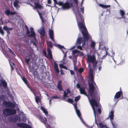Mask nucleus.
Listing matches in <instances>:
<instances>
[{"instance_id":"obj_10","label":"nucleus","mask_w":128,"mask_h":128,"mask_svg":"<svg viewBox=\"0 0 128 128\" xmlns=\"http://www.w3.org/2000/svg\"><path fill=\"white\" fill-rule=\"evenodd\" d=\"M17 126L22 128H32L31 126L27 124L22 123H18L17 124Z\"/></svg>"},{"instance_id":"obj_61","label":"nucleus","mask_w":128,"mask_h":128,"mask_svg":"<svg viewBox=\"0 0 128 128\" xmlns=\"http://www.w3.org/2000/svg\"><path fill=\"white\" fill-rule=\"evenodd\" d=\"M16 14V13L15 12H10V14L13 15H14Z\"/></svg>"},{"instance_id":"obj_49","label":"nucleus","mask_w":128,"mask_h":128,"mask_svg":"<svg viewBox=\"0 0 128 128\" xmlns=\"http://www.w3.org/2000/svg\"><path fill=\"white\" fill-rule=\"evenodd\" d=\"M26 27L27 29L26 30V33L27 34H29L30 33V31L28 30V28L27 27V26H26Z\"/></svg>"},{"instance_id":"obj_1","label":"nucleus","mask_w":128,"mask_h":128,"mask_svg":"<svg viewBox=\"0 0 128 128\" xmlns=\"http://www.w3.org/2000/svg\"><path fill=\"white\" fill-rule=\"evenodd\" d=\"M92 95V97L90 96L92 98L90 100V102L93 110L94 115L95 116L96 111L94 107L95 106L96 107H98V105L97 102L95 100V99L97 100L99 99V100H100V97L98 96L99 95L98 94V92L97 91H94Z\"/></svg>"},{"instance_id":"obj_42","label":"nucleus","mask_w":128,"mask_h":128,"mask_svg":"<svg viewBox=\"0 0 128 128\" xmlns=\"http://www.w3.org/2000/svg\"><path fill=\"white\" fill-rule=\"evenodd\" d=\"M79 51L77 50H74L72 51V54H76L78 53Z\"/></svg>"},{"instance_id":"obj_29","label":"nucleus","mask_w":128,"mask_h":128,"mask_svg":"<svg viewBox=\"0 0 128 128\" xmlns=\"http://www.w3.org/2000/svg\"><path fill=\"white\" fill-rule=\"evenodd\" d=\"M18 2L17 1H14V6L16 8H19L20 7V5L18 4Z\"/></svg>"},{"instance_id":"obj_5","label":"nucleus","mask_w":128,"mask_h":128,"mask_svg":"<svg viewBox=\"0 0 128 128\" xmlns=\"http://www.w3.org/2000/svg\"><path fill=\"white\" fill-rule=\"evenodd\" d=\"M121 96L122 97L120 99H122L123 98V94L122 91H120L116 92L114 96V101L116 102H117L118 101V98H119Z\"/></svg>"},{"instance_id":"obj_35","label":"nucleus","mask_w":128,"mask_h":128,"mask_svg":"<svg viewBox=\"0 0 128 128\" xmlns=\"http://www.w3.org/2000/svg\"><path fill=\"white\" fill-rule=\"evenodd\" d=\"M31 33L29 35V36L30 37H33L34 38L36 34L34 32H31Z\"/></svg>"},{"instance_id":"obj_30","label":"nucleus","mask_w":128,"mask_h":128,"mask_svg":"<svg viewBox=\"0 0 128 128\" xmlns=\"http://www.w3.org/2000/svg\"><path fill=\"white\" fill-rule=\"evenodd\" d=\"M34 4L36 5L35 8L39 9H41L42 8V6L38 3H35Z\"/></svg>"},{"instance_id":"obj_34","label":"nucleus","mask_w":128,"mask_h":128,"mask_svg":"<svg viewBox=\"0 0 128 128\" xmlns=\"http://www.w3.org/2000/svg\"><path fill=\"white\" fill-rule=\"evenodd\" d=\"M37 12H38V13L39 15V16H40V19L42 20V22H43L44 19H43V18L42 16V14L41 13H40L38 10H37Z\"/></svg>"},{"instance_id":"obj_8","label":"nucleus","mask_w":128,"mask_h":128,"mask_svg":"<svg viewBox=\"0 0 128 128\" xmlns=\"http://www.w3.org/2000/svg\"><path fill=\"white\" fill-rule=\"evenodd\" d=\"M81 31L84 38L83 40L88 41L89 39L90 36L89 34L87 29L85 30H82Z\"/></svg>"},{"instance_id":"obj_63","label":"nucleus","mask_w":128,"mask_h":128,"mask_svg":"<svg viewBox=\"0 0 128 128\" xmlns=\"http://www.w3.org/2000/svg\"><path fill=\"white\" fill-rule=\"evenodd\" d=\"M70 72L71 75H73L74 74V71L73 70H70Z\"/></svg>"},{"instance_id":"obj_62","label":"nucleus","mask_w":128,"mask_h":128,"mask_svg":"<svg viewBox=\"0 0 128 128\" xmlns=\"http://www.w3.org/2000/svg\"><path fill=\"white\" fill-rule=\"evenodd\" d=\"M30 30L31 31V32H34V28L32 27H31L30 28Z\"/></svg>"},{"instance_id":"obj_38","label":"nucleus","mask_w":128,"mask_h":128,"mask_svg":"<svg viewBox=\"0 0 128 128\" xmlns=\"http://www.w3.org/2000/svg\"><path fill=\"white\" fill-rule=\"evenodd\" d=\"M47 45L48 46L50 47L51 48H52V43L51 42H48Z\"/></svg>"},{"instance_id":"obj_51","label":"nucleus","mask_w":128,"mask_h":128,"mask_svg":"<svg viewBox=\"0 0 128 128\" xmlns=\"http://www.w3.org/2000/svg\"><path fill=\"white\" fill-rule=\"evenodd\" d=\"M82 42H83V43L82 44V47H83L84 46H85L86 45V40H83Z\"/></svg>"},{"instance_id":"obj_11","label":"nucleus","mask_w":128,"mask_h":128,"mask_svg":"<svg viewBox=\"0 0 128 128\" xmlns=\"http://www.w3.org/2000/svg\"><path fill=\"white\" fill-rule=\"evenodd\" d=\"M49 34L50 38L54 42V31L52 30L49 29Z\"/></svg>"},{"instance_id":"obj_60","label":"nucleus","mask_w":128,"mask_h":128,"mask_svg":"<svg viewBox=\"0 0 128 128\" xmlns=\"http://www.w3.org/2000/svg\"><path fill=\"white\" fill-rule=\"evenodd\" d=\"M58 97L56 96H52V99H58Z\"/></svg>"},{"instance_id":"obj_26","label":"nucleus","mask_w":128,"mask_h":128,"mask_svg":"<svg viewBox=\"0 0 128 128\" xmlns=\"http://www.w3.org/2000/svg\"><path fill=\"white\" fill-rule=\"evenodd\" d=\"M40 109L46 115H47L48 114V111L43 107L42 106H41Z\"/></svg>"},{"instance_id":"obj_27","label":"nucleus","mask_w":128,"mask_h":128,"mask_svg":"<svg viewBox=\"0 0 128 128\" xmlns=\"http://www.w3.org/2000/svg\"><path fill=\"white\" fill-rule=\"evenodd\" d=\"M48 119L49 122V123L51 124L53 123L54 121L53 118L51 116H50L48 118Z\"/></svg>"},{"instance_id":"obj_43","label":"nucleus","mask_w":128,"mask_h":128,"mask_svg":"<svg viewBox=\"0 0 128 128\" xmlns=\"http://www.w3.org/2000/svg\"><path fill=\"white\" fill-rule=\"evenodd\" d=\"M95 45V43L94 42L92 41L91 44V47L92 48H94Z\"/></svg>"},{"instance_id":"obj_13","label":"nucleus","mask_w":128,"mask_h":128,"mask_svg":"<svg viewBox=\"0 0 128 128\" xmlns=\"http://www.w3.org/2000/svg\"><path fill=\"white\" fill-rule=\"evenodd\" d=\"M79 90L81 94H84L87 96H88L87 93L85 91V88L84 87H81V88L79 89Z\"/></svg>"},{"instance_id":"obj_57","label":"nucleus","mask_w":128,"mask_h":128,"mask_svg":"<svg viewBox=\"0 0 128 128\" xmlns=\"http://www.w3.org/2000/svg\"><path fill=\"white\" fill-rule=\"evenodd\" d=\"M98 112L99 114H101L102 113L101 109L100 108H98Z\"/></svg>"},{"instance_id":"obj_45","label":"nucleus","mask_w":128,"mask_h":128,"mask_svg":"<svg viewBox=\"0 0 128 128\" xmlns=\"http://www.w3.org/2000/svg\"><path fill=\"white\" fill-rule=\"evenodd\" d=\"M99 125L101 128H103L105 126L102 123H100L99 124Z\"/></svg>"},{"instance_id":"obj_53","label":"nucleus","mask_w":128,"mask_h":128,"mask_svg":"<svg viewBox=\"0 0 128 128\" xmlns=\"http://www.w3.org/2000/svg\"><path fill=\"white\" fill-rule=\"evenodd\" d=\"M72 104L74 105V108L76 110L78 109L77 106V102L74 104Z\"/></svg>"},{"instance_id":"obj_39","label":"nucleus","mask_w":128,"mask_h":128,"mask_svg":"<svg viewBox=\"0 0 128 128\" xmlns=\"http://www.w3.org/2000/svg\"><path fill=\"white\" fill-rule=\"evenodd\" d=\"M80 96H78L75 97L74 98L75 101L76 102H77L80 99Z\"/></svg>"},{"instance_id":"obj_40","label":"nucleus","mask_w":128,"mask_h":128,"mask_svg":"<svg viewBox=\"0 0 128 128\" xmlns=\"http://www.w3.org/2000/svg\"><path fill=\"white\" fill-rule=\"evenodd\" d=\"M30 60V58H28L25 59V60L26 63L27 64H29V62Z\"/></svg>"},{"instance_id":"obj_48","label":"nucleus","mask_w":128,"mask_h":128,"mask_svg":"<svg viewBox=\"0 0 128 128\" xmlns=\"http://www.w3.org/2000/svg\"><path fill=\"white\" fill-rule=\"evenodd\" d=\"M4 98V96L3 95H0V101L3 100Z\"/></svg>"},{"instance_id":"obj_24","label":"nucleus","mask_w":128,"mask_h":128,"mask_svg":"<svg viewBox=\"0 0 128 128\" xmlns=\"http://www.w3.org/2000/svg\"><path fill=\"white\" fill-rule=\"evenodd\" d=\"M18 118V117L17 116H13L10 119L12 122H16V121L17 119Z\"/></svg>"},{"instance_id":"obj_22","label":"nucleus","mask_w":128,"mask_h":128,"mask_svg":"<svg viewBox=\"0 0 128 128\" xmlns=\"http://www.w3.org/2000/svg\"><path fill=\"white\" fill-rule=\"evenodd\" d=\"M83 40L82 37H78L77 39L76 42L78 44H81Z\"/></svg>"},{"instance_id":"obj_64","label":"nucleus","mask_w":128,"mask_h":128,"mask_svg":"<svg viewBox=\"0 0 128 128\" xmlns=\"http://www.w3.org/2000/svg\"><path fill=\"white\" fill-rule=\"evenodd\" d=\"M43 54H44V55L46 56V51H44L43 52Z\"/></svg>"},{"instance_id":"obj_7","label":"nucleus","mask_w":128,"mask_h":128,"mask_svg":"<svg viewBox=\"0 0 128 128\" xmlns=\"http://www.w3.org/2000/svg\"><path fill=\"white\" fill-rule=\"evenodd\" d=\"M3 106L7 108H14L15 107V104L11 102L4 101L3 102Z\"/></svg>"},{"instance_id":"obj_32","label":"nucleus","mask_w":128,"mask_h":128,"mask_svg":"<svg viewBox=\"0 0 128 128\" xmlns=\"http://www.w3.org/2000/svg\"><path fill=\"white\" fill-rule=\"evenodd\" d=\"M2 84L3 86L4 87H6L7 85V84L5 80H2L1 81Z\"/></svg>"},{"instance_id":"obj_31","label":"nucleus","mask_w":128,"mask_h":128,"mask_svg":"<svg viewBox=\"0 0 128 128\" xmlns=\"http://www.w3.org/2000/svg\"><path fill=\"white\" fill-rule=\"evenodd\" d=\"M10 10H6L5 11L4 13L7 16H9L10 15Z\"/></svg>"},{"instance_id":"obj_20","label":"nucleus","mask_w":128,"mask_h":128,"mask_svg":"<svg viewBox=\"0 0 128 128\" xmlns=\"http://www.w3.org/2000/svg\"><path fill=\"white\" fill-rule=\"evenodd\" d=\"M109 117L110 120V121L114 119V112L113 111H111L109 115Z\"/></svg>"},{"instance_id":"obj_16","label":"nucleus","mask_w":128,"mask_h":128,"mask_svg":"<svg viewBox=\"0 0 128 128\" xmlns=\"http://www.w3.org/2000/svg\"><path fill=\"white\" fill-rule=\"evenodd\" d=\"M34 94L35 96V100L37 104L39 102H41V99L39 96H36L35 94L34 93Z\"/></svg>"},{"instance_id":"obj_56","label":"nucleus","mask_w":128,"mask_h":128,"mask_svg":"<svg viewBox=\"0 0 128 128\" xmlns=\"http://www.w3.org/2000/svg\"><path fill=\"white\" fill-rule=\"evenodd\" d=\"M77 48L80 50H82V47L80 45H78L77 47Z\"/></svg>"},{"instance_id":"obj_58","label":"nucleus","mask_w":128,"mask_h":128,"mask_svg":"<svg viewBox=\"0 0 128 128\" xmlns=\"http://www.w3.org/2000/svg\"><path fill=\"white\" fill-rule=\"evenodd\" d=\"M66 91L68 94H70L71 93V92L69 88H68L66 90Z\"/></svg>"},{"instance_id":"obj_12","label":"nucleus","mask_w":128,"mask_h":128,"mask_svg":"<svg viewBox=\"0 0 128 128\" xmlns=\"http://www.w3.org/2000/svg\"><path fill=\"white\" fill-rule=\"evenodd\" d=\"M39 119L43 123L45 124H47L46 122V119L45 117L40 116H39Z\"/></svg>"},{"instance_id":"obj_3","label":"nucleus","mask_w":128,"mask_h":128,"mask_svg":"<svg viewBox=\"0 0 128 128\" xmlns=\"http://www.w3.org/2000/svg\"><path fill=\"white\" fill-rule=\"evenodd\" d=\"M78 14L81 22L79 21V19L78 18L76 15V17L79 28L81 30V31L86 30L87 28L85 26L84 22V19L82 15L79 13Z\"/></svg>"},{"instance_id":"obj_18","label":"nucleus","mask_w":128,"mask_h":128,"mask_svg":"<svg viewBox=\"0 0 128 128\" xmlns=\"http://www.w3.org/2000/svg\"><path fill=\"white\" fill-rule=\"evenodd\" d=\"M57 46L60 49L62 50V48H63L64 50L65 51V52L63 50H62V51L64 53H66L67 51L66 50V49L64 48V46H61L59 44H57Z\"/></svg>"},{"instance_id":"obj_28","label":"nucleus","mask_w":128,"mask_h":128,"mask_svg":"<svg viewBox=\"0 0 128 128\" xmlns=\"http://www.w3.org/2000/svg\"><path fill=\"white\" fill-rule=\"evenodd\" d=\"M92 64L93 69L94 70L96 68L98 62L96 61L95 62H92Z\"/></svg>"},{"instance_id":"obj_9","label":"nucleus","mask_w":128,"mask_h":128,"mask_svg":"<svg viewBox=\"0 0 128 128\" xmlns=\"http://www.w3.org/2000/svg\"><path fill=\"white\" fill-rule=\"evenodd\" d=\"M87 60L88 63H92L96 61V59L95 56L88 54L87 55Z\"/></svg>"},{"instance_id":"obj_25","label":"nucleus","mask_w":128,"mask_h":128,"mask_svg":"<svg viewBox=\"0 0 128 128\" xmlns=\"http://www.w3.org/2000/svg\"><path fill=\"white\" fill-rule=\"evenodd\" d=\"M125 12L123 10H120V14L122 18H125Z\"/></svg>"},{"instance_id":"obj_21","label":"nucleus","mask_w":128,"mask_h":128,"mask_svg":"<svg viewBox=\"0 0 128 128\" xmlns=\"http://www.w3.org/2000/svg\"><path fill=\"white\" fill-rule=\"evenodd\" d=\"M20 77L22 78V80L24 82V83L26 84L27 86L29 88H30V87L28 86V81L26 78L22 75H21L20 76Z\"/></svg>"},{"instance_id":"obj_41","label":"nucleus","mask_w":128,"mask_h":128,"mask_svg":"<svg viewBox=\"0 0 128 128\" xmlns=\"http://www.w3.org/2000/svg\"><path fill=\"white\" fill-rule=\"evenodd\" d=\"M54 2L55 4H58L59 6H60V5H61V4H62L61 1H60L58 2L56 0L54 1Z\"/></svg>"},{"instance_id":"obj_33","label":"nucleus","mask_w":128,"mask_h":128,"mask_svg":"<svg viewBox=\"0 0 128 128\" xmlns=\"http://www.w3.org/2000/svg\"><path fill=\"white\" fill-rule=\"evenodd\" d=\"M76 110L78 116L81 118V114L79 110L78 109H77Z\"/></svg>"},{"instance_id":"obj_2","label":"nucleus","mask_w":128,"mask_h":128,"mask_svg":"<svg viewBox=\"0 0 128 128\" xmlns=\"http://www.w3.org/2000/svg\"><path fill=\"white\" fill-rule=\"evenodd\" d=\"M91 83L88 84L89 90L88 91V93L90 96H92L94 91L98 90V89L94 81V78L92 76L91 77Z\"/></svg>"},{"instance_id":"obj_19","label":"nucleus","mask_w":128,"mask_h":128,"mask_svg":"<svg viewBox=\"0 0 128 128\" xmlns=\"http://www.w3.org/2000/svg\"><path fill=\"white\" fill-rule=\"evenodd\" d=\"M54 68L55 71L57 73L59 72V71L58 70V68L57 64L56 62H54Z\"/></svg>"},{"instance_id":"obj_54","label":"nucleus","mask_w":128,"mask_h":128,"mask_svg":"<svg viewBox=\"0 0 128 128\" xmlns=\"http://www.w3.org/2000/svg\"><path fill=\"white\" fill-rule=\"evenodd\" d=\"M106 54L105 55H104V56H103L102 57V59H104V58H105L106 57V56L107 55V54H108V52L106 51Z\"/></svg>"},{"instance_id":"obj_44","label":"nucleus","mask_w":128,"mask_h":128,"mask_svg":"<svg viewBox=\"0 0 128 128\" xmlns=\"http://www.w3.org/2000/svg\"><path fill=\"white\" fill-rule=\"evenodd\" d=\"M0 33L2 35L4 34V32L3 30L2 29V27L0 26Z\"/></svg>"},{"instance_id":"obj_59","label":"nucleus","mask_w":128,"mask_h":128,"mask_svg":"<svg viewBox=\"0 0 128 128\" xmlns=\"http://www.w3.org/2000/svg\"><path fill=\"white\" fill-rule=\"evenodd\" d=\"M81 11L82 12V14H84V7L81 8Z\"/></svg>"},{"instance_id":"obj_46","label":"nucleus","mask_w":128,"mask_h":128,"mask_svg":"<svg viewBox=\"0 0 128 128\" xmlns=\"http://www.w3.org/2000/svg\"><path fill=\"white\" fill-rule=\"evenodd\" d=\"M83 68H80L79 69L78 72L79 73L81 74L83 71Z\"/></svg>"},{"instance_id":"obj_17","label":"nucleus","mask_w":128,"mask_h":128,"mask_svg":"<svg viewBox=\"0 0 128 128\" xmlns=\"http://www.w3.org/2000/svg\"><path fill=\"white\" fill-rule=\"evenodd\" d=\"M47 51L49 57L51 59L52 58V54L50 48H48Z\"/></svg>"},{"instance_id":"obj_6","label":"nucleus","mask_w":128,"mask_h":128,"mask_svg":"<svg viewBox=\"0 0 128 128\" xmlns=\"http://www.w3.org/2000/svg\"><path fill=\"white\" fill-rule=\"evenodd\" d=\"M62 3L61 5H60V6H62L64 10L68 9L71 8L72 6V3H70L68 1L64 3H63V2H62Z\"/></svg>"},{"instance_id":"obj_15","label":"nucleus","mask_w":128,"mask_h":128,"mask_svg":"<svg viewBox=\"0 0 128 128\" xmlns=\"http://www.w3.org/2000/svg\"><path fill=\"white\" fill-rule=\"evenodd\" d=\"M62 82L61 80L59 81L57 85V88L60 91H62L63 89L62 84Z\"/></svg>"},{"instance_id":"obj_37","label":"nucleus","mask_w":128,"mask_h":128,"mask_svg":"<svg viewBox=\"0 0 128 128\" xmlns=\"http://www.w3.org/2000/svg\"><path fill=\"white\" fill-rule=\"evenodd\" d=\"M68 93L66 92L65 91L64 92V94L63 95V98L64 99H65L67 97Z\"/></svg>"},{"instance_id":"obj_36","label":"nucleus","mask_w":128,"mask_h":128,"mask_svg":"<svg viewBox=\"0 0 128 128\" xmlns=\"http://www.w3.org/2000/svg\"><path fill=\"white\" fill-rule=\"evenodd\" d=\"M66 101L67 102L70 103L71 104H73V100L72 99L68 98L67 100H66Z\"/></svg>"},{"instance_id":"obj_55","label":"nucleus","mask_w":128,"mask_h":128,"mask_svg":"<svg viewBox=\"0 0 128 128\" xmlns=\"http://www.w3.org/2000/svg\"><path fill=\"white\" fill-rule=\"evenodd\" d=\"M111 122L113 126V128H116V126L115 125L114 123L112 122V120H111Z\"/></svg>"},{"instance_id":"obj_47","label":"nucleus","mask_w":128,"mask_h":128,"mask_svg":"<svg viewBox=\"0 0 128 128\" xmlns=\"http://www.w3.org/2000/svg\"><path fill=\"white\" fill-rule=\"evenodd\" d=\"M91 76H92L93 74V71L91 67L89 70Z\"/></svg>"},{"instance_id":"obj_50","label":"nucleus","mask_w":128,"mask_h":128,"mask_svg":"<svg viewBox=\"0 0 128 128\" xmlns=\"http://www.w3.org/2000/svg\"><path fill=\"white\" fill-rule=\"evenodd\" d=\"M76 87L77 88H79V89L81 88V87H80V85L78 83L76 84Z\"/></svg>"},{"instance_id":"obj_4","label":"nucleus","mask_w":128,"mask_h":128,"mask_svg":"<svg viewBox=\"0 0 128 128\" xmlns=\"http://www.w3.org/2000/svg\"><path fill=\"white\" fill-rule=\"evenodd\" d=\"M16 111L11 108H5L3 110V114L6 116H12L16 113Z\"/></svg>"},{"instance_id":"obj_14","label":"nucleus","mask_w":128,"mask_h":128,"mask_svg":"<svg viewBox=\"0 0 128 128\" xmlns=\"http://www.w3.org/2000/svg\"><path fill=\"white\" fill-rule=\"evenodd\" d=\"M3 28L4 30L6 32L8 35H9L10 34V30H13L12 28H8L6 26H4L3 27Z\"/></svg>"},{"instance_id":"obj_52","label":"nucleus","mask_w":128,"mask_h":128,"mask_svg":"<svg viewBox=\"0 0 128 128\" xmlns=\"http://www.w3.org/2000/svg\"><path fill=\"white\" fill-rule=\"evenodd\" d=\"M99 6L101 7L104 8H106V6L102 4H100Z\"/></svg>"},{"instance_id":"obj_23","label":"nucleus","mask_w":128,"mask_h":128,"mask_svg":"<svg viewBox=\"0 0 128 128\" xmlns=\"http://www.w3.org/2000/svg\"><path fill=\"white\" fill-rule=\"evenodd\" d=\"M40 34L42 36H45L46 33L45 30L43 28H42V30H40L39 32Z\"/></svg>"}]
</instances>
